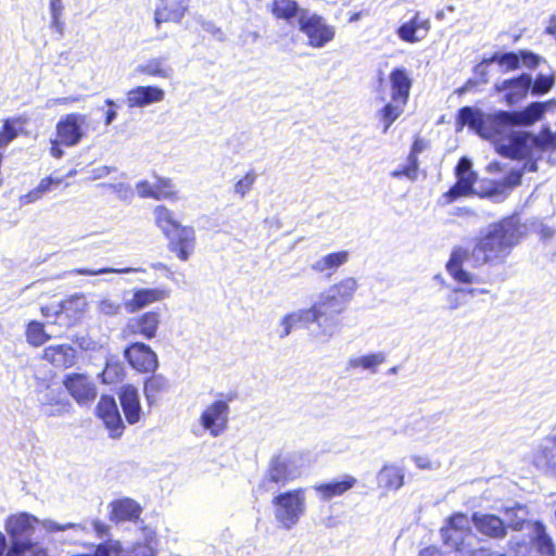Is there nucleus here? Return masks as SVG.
I'll use <instances>...</instances> for the list:
<instances>
[{
	"mask_svg": "<svg viewBox=\"0 0 556 556\" xmlns=\"http://www.w3.org/2000/svg\"><path fill=\"white\" fill-rule=\"evenodd\" d=\"M523 227L517 216L506 217L489 225L485 232L477 239L472 249L455 247L446 263L448 275L458 283H475L478 276L466 270L468 264L473 268L484 265H497L505 261L511 249L519 242Z\"/></svg>",
	"mask_w": 556,
	"mask_h": 556,
	"instance_id": "1",
	"label": "nucleus"
},
{
	"mask_svg": "<svg viewBox=\"0 0 556 556\" xmlns=\"http://www.w3.org/2000/svg\"><path fill=\"white\" fill-rule=\"evenodd\" d=\"M358 288L357 280L348 277L320 293L318 300L306 308L317 330L315 336L325 341L339 331L338 316L345 311Z\"/></svg>",
	"mask_w": 556,
	"mask_h": 556,
	"instance_id": "2",
	"label": "nucleus"
},
{
	"mask_svg": "<svg viewBox=\"0 0 556 556\" xmlns=\"http://www.w3.org/2000/svg\"><path fill=\"white\" fill-rule=\"evenodd\" d=\"M546 150H556V134L544 126L539 136L525 130L509 131L508 136L496 142V152L511 160H526L523 170H538V160Z\"/></svg>",
	"mask_w": 556,
	"mask_h": 556,
	"instance_id": "3",
	"label": "nucleus"
},
{
	"mask_svg": "<svg viewBox=\"0 0 556 556\" xmlns=\"http://www.w3.org/2000/svg\"><path fill=\"white\" fill-rule=\"evenodd\" d=\"M36 523H39L47 533L67 532V530L78 532L86 529V525L74 522L60 523L52 519L39 520L27 513L11 516L5 522V530L11 540V546L5 556H25L26 552L34 547L31 538Z\"/></svg>",
	"mask_w": 556,
	"mask_h": 556,
	"instance_id": "4",
	"label": "nucleus"
},
{
	"mask_svg": "<svg viewBox=\"0 0 556 556\" xmlns=\"http://www.w3.org/2000/svg\"><path fill=\"white\" fill-rule=\"evenodd\" d=\"M275 518L280 527L290 530L300 520L305 511V493L303 489H296L280 493L273 498Z\"/></svg>",
	"mask_w": 556,
	"mask_h": 556,
	"instance_id": "5",
	"label": "nucleus"
},
{
	"mask_svg": "<svg viewBox=\"0 0 556 556\" xmlns=\"http://www.w3.org/2000/svg\"><path fill=\"white\" fill-rule=\"evenodd\" d=\"M299 475L300 470L294 463L288 457L279 455L273 457L269 462L268 468L263 476L258 488L266 492L275 493L289 481L299 477Z\"/></svg>",
	"mask_w": 556,
	"mask_h": 556,
	"instance_id": "6",
	"label": "nucleus"
},
{
	"mask_svg": "<svg viewBox=\"0 0 556 556\" xmlns=\"http://www.w3.org/2000/svg\"><path fill=\"white\" fill-rule=\"evenodd\" d=\"M299 28L306 35L308 45L312 48H324L334 38L336 29L328 25L324 17L317 14H309L308 11L301 12Z\"/></svg>",
	"mask_w": 556,
	"mask_h": 556,
	"instance_id": "7",
	"label": "nucleus"
},
{
	"mask_svg": "<svg viewBox=\"0 0 556 556\" xmlns=\"http://www.w3.org/2000/svg\"><path fill=\"white\" fill-rule=\"evenodd\" d=\"M441 536L446 547L462 551L471 539V527L469 518L462 513L452 515L446 525L441 529Z\"/></svg>",
	"mask_w": 556,
	"mask_h": 556,
	"instance_id": "8",
	"label": "nucleus"
},
{
	"mask_svg": "<svg viewBox=\"0 0 556 556\" xmlns=\"http://www.w3.org/2000/svg\"><path fill=\"white\" fill-rule=\"evenodd\" d=\"M472 163L467 157H462L455 168L457 181L446 191L442 199L444 204H451L460 197H467L473 193V185L477 180V174L472 170Z\"/></svg>",
	"mask_w": 556,
	"mask_h": 556,
	"instance_id": "9",
	"label": "nucleus"
},
{
	"mask_svg": "<svg viewBox=\"0 0 556 556\" xmlns=\"http://www.w3.org/2000/svg\"><path fill=\"white\" fill-rule=\"evenodd\" d=\"M228 415L229 405L222 400L215 401L202 412L200 425L216 438L227 429Z\"/></svg>",
	"mask_w": 556,
	"mask_h": 556,
	"instance_id": "10",
	"label": "nucleus"
},
{
	"mask_svg": "<svg viewBox=\"0 0 556 556\" xmlns=\"http://www.w3.org/2000/svg\"><path fill=\"white\" fill-rule=\"evenodd\" d=\"M514 126H517V124L509 111H497L488 114L482 130V138L491 140L496 149V142L508 136L509 131H514L511 129Z\"/></svg>",
	"mask_w": 556,
	"mask_h": 556,
	"instance_id": "11",
	"label": "nucleus"
},
{
	"mask_svg": "<svg viewBox=\"0 0 556 556\" xmlns=\"http://www.w3.org/2000/svg\"><path fill=\"white\" fill-rule=\"evenodd\" d=\"M124 356L132 368L141 372H154L159 367L155 352L142 342H135L127 346Z\"/></svg>",
	"mask_w": 556,
	"mask_h": 556,
	"instance_id": "12",
	"label": "nucleus"
},
{
	"mask_svg": "<svg viewBox=\"0 0 556 556\" xmlns=\"http://www.w3.org/2000/svg\"><path fill=\"white\" fill-rule=\"evenodd\" d=\"M86 121L87 116L78 113H71L62 117L56 124L60 142L66 147L78 144L85 135L83 125Z\"/></svg>",
	"mask_w": 556,
	"mask_h": 556,
	"instance_id": "13",
	"label": "nucleus"
},
{
	"mask_svg": "<svg viewBox=\"0 0 556 556\" xmlns=\"http://www.w3.org/2000/svg\"><path fill=\"white\" fill-rule=\"evenodd\" d=\"M532 85V76L530 74H521L516 78L504 79L502 81H497L494 85V90L500 92H505L504 100L507 105L511 106L519 101H521L530 90Z\"/></svg>",
	"mask_w": 556,
	"mask_h": 556,
	"instance_id": "14",
	"label": "nucleus"
},
{
	"mask_svg": "<svg viewBox=\"0 0 556 556\" xmlns=\"http://www.w3.org/2000/svg\"><path fill=\"white\" fill-rule=\"evenodd\" d=\"M160 323L161 316L159 313L146 312L129 318L123 331L125 337L141 336L150 340L156 336Z\"/></svg>",
	"mask_w": 556,
	"mask_h": 556,
	"instance_id": "15",
	"label": "nucleus"
},
{
	"mask_svg": "<svg viewBox=\"0 0 556 556\" xmlns=\"http://www.w3.org/2000/svg\"><path fill=\"white\" fill-rule=\"evenodd\" d=\"M97 414L110 431L111 438H119L124 430V424L118 412L117 404L112 396H101Z\"/></svg>",
	"mask_w": 556,
	"mask_h": 556,
	"instance_id": "16",
	"label": "nucleus"
},
{
	"mask_svg": "<svg viewBox=\"0 0 556 556\" xmlns=\"http://www.w3.org/2000/svg\"><path fill=\"white\" fill-rule=\"evenodd\" d=\"M168 249L181 261H187L195 248V231L192 227L181 226L166 237Z\"/></svg>",
	"mask_w": 556,
	"mask_h": 556,
	"instance_id": "17",
	"label": "nucleus"
},
{
	"mask_svg": "<svg viewBox=\"0 0 556 556\" xmlns=\"http://www.w3.org/2000/svg\"><path fill=\"white\" fill-rule=\"evenodd\" d=\"M64 387L79 404L88 403L97 395L94 383L84 374L67 375L64 379Z\"/></svg>",
	"mask_w": 556,
	"mask_h": 556,
	"instance_id": "18",
	"label": "nucleus"
},
{
	"mask_svg": "<svg viewBox=\"0 0 556 556\" xmlns=\"http://www.w3.org/2000/svg\"><path fill=\"white\" fill-rule=\"evenodd\" d=\"M190 0H159L154 10V22L159 28L167 22L179 23L188 11Z\"/></svg>",
	"mask_w": 556,
	"mask_h": 556,
	"instance_id": "19",
	"label": "nucleus"
},
{
	"mask_svg": "<svg viewBox=\"0 0 556 556\" xmlns=\"http://www.w3.org/2000/svg\"><path fill=\"white\" fill-rule=\"evenodd\" d=\"M88 303L84 294L76 293L60 302L62 319L60 326L72 327L85 315Z\"/></svg>",
	"mask_w": 556,
	"mask_h": 556,
	"instance_id": "20",
	"label": "nucleus"
},
{
	"mask_svg": "<svg viewBox=\"0 0 556 556\" xmlns=\"http://www.w3.org/2000/svg\"><path fill=\"white\" fill-rule=\"evenodd\" d=\"M471 519L475 528L482 535L503 539L507 534L505 521L496 515L475 513Z\"/></svg>",
	"mask_w": 556,
	"mask_h": 556,
	"instance_id": "21",
	"label": "nucleus"
},
{
	"mask_svg": "<svg viewBox=\"0 0 556 556\" xmlns=\"http://www.w3.org/2000/svg\"><path fill=\"white\" fill-rule=\"evenodd\" d=\"M165 92L155 86H139L127 92V105L132 108H144L164 100Z\"/></svg>",
	"mask_w": 556,
	"mask_h": 556,
	"instance_id": "22",
	"label": "nucleus"
},
{
	"mask_svg": "<svg viewBox=\"0 0 556 556\" xmlns=\"http://www.w3.org/2000/svg\"><path fill=\"white\" fill-rule=\"evenodd\" d=\"M168 296V291L161 288H142L137 289L130 300L125 303L129 313H135L143 307L162 301Z\"/></svg>",
	"mask_w": 556,
	"mask_h": 556,
	"instance_id": "23",
	"label": "nucleus"
},
{
	"mask_svg": "<svg viewBox=\"0 0 556 556\" xmlns=\"http://www.w3.org/2000/svg\"><path fill=\"white\" fill-rule=\"evenodd\" d=\"M42 358L58 368H70L76 362V350L68 344L50 345L43 350Z\"/></svg>",
	"mask_w": 556,
	"mask_h": 556,
	"instance_id": "24",
	"label": "nucleus"
},
{
	"mask_svg": "<svg viewBox=\"0 0 556 556\" xmlns=\"http://www.w3.org/2000/svg\"><path fill=\"white\" fill-rule=\"evenodd\" d=\"M405 470L396 464H386L377 473V484L386 491H397L404 485Z\"/></svg>",
	"mask_w": 556,
	"mask_h": 556,
	"instance_id": "25",
	"label": "nucleus"
},
{
	"mask_svg": "<svg viewBox=\"0 0 556 556\" xmlns=\"http://www.w3.org/2000/svg\"><path fill=\"white\" fill-rule=\"evenodd\" d=\"M485 113L475 106H464L458 110L456 117V130L460 131L465 126H468L476 134L482 137L484 122L486 119Z\"/></svg>",
	"mask_w": 556,
	"mask_h": 556,
	"instance_id": "26",
	"label": "nucleus"
},
{
	"mask_svg": "<svg viewBox=\"0 0 556 556\" xmlns=\"http://www.w3.org/2000/svg\"><path fill=\"white\" fill-rule=\"evenodd\" d=\"M391 99L395 102L407 103L412 88V79L405 68H394L390 73Z\"/></svg>",
	"mask_w": 556,
	"mask_h": 556,
	"instance_id": "27",
	"label": "nucleus"
},
{
	"mask_svg": "<svg viewBox=\"0 0 556 556\" xmlns=\"http://www.w3.org/2000/svg\"><path fill=\"white\" fill-rule=\"evenodd\" d=\"M553 106H556V101L533 102L522 111H511V114L517 126H531Z\"/></svg>",
	"mask_w": 556,
	"mask_h": 556,
	"instance_id": "28",
	"label": "nucleus"
},
{
	"mask_svg": "<svg viewBox=\"0 0 556 556\" xmlns=\"http://www.w3.org/2000/svg\"><path fill=\"white\" fill-rule=\"evenodd\" d=\"M119 400L126 420L130 425L138 422L141 416L138 390L132 386L124 387L119 394Z\"/></svg>",
	"mask_w": 556,
	"mask_h": 556,
	"instance_id": "29",
	"label": "nucleus"
},
{
	"mask_svg": "<svg viewBox=\"0 0 556 556\" xmlns=\"http://www.w3.org/2000/svg\"><path fill=\"white\" fill-rule=\"evenodd\" d=\"M112 519L119 521H136L139 519L142 507L135 500L124 497L111 503Z\"/></svg>",
	"mask_w": 556,
	"mask_h": 556,
	"instance_id": "30",
	"label": "nucleus"
},
{
	"mask_svg": "<svg viewBox=\"0 0 556 556\" xmlns=\"http://www.w3.org/2000/svg\"><path fill=\"white\" fill-rule=\"evenodd\" d=\"M430 26L428 20H420L419 12L406 23L402 24L397 29V36L406 42H417L426 35Z\"/></svg>",
	"mask_w": 556,
	"mask_h": 556,
	"instance_id": "31",
	"label": "nucleus"
},
{
	"mask_svg": "<svg viewBox=\"0 0 556 556\" xmlns=\"http://www.w3.org/2000/svg\"><path fill=\"white\" fill-rule=\"evenodd\" d=\"M357 479L351 475H344L341 480H333L328 483H321L315 486V491L320 495L324 501H329L332 497L340 496L346 491L354 488Z\"/></svg>",
	"mask_w": 556,
	"mask_h": 556,
	"instance_id": "32",
	"label": "nucleus"
},
{
	"mask_svg": "<svg viewBox=\"0 0 556 556\" xmlns=\"http://www.w3.org/2000/svg\"><path fill=\"white\" fill-rule=\"evenodd\" d=\"M533 465L546 472H556V447L551 440H544L533 453Z\"/></svg>",
	"mask_w": 556,
	"mask_h": 556,
	"instance_id": "33",
	"label": "nucleus"
},
{
	"mask_svg": "<svg viewBox=\"0 0 556 556\" xmlns=\"http://www.w3.org/2000/svg\"><path fill=\"white\" fill-rule=\"evenodd\" d=\"M309 316L313 315L307 313L306 308L298 309L285 315L280 320L281 329L278 331L279 338L283 339L288 337L294 328H307L313 324Z\"/></svg>",
	"mask_w": 556,
	"mask_h": 556,
	"instance_id": "34",
	"label": "nucleus"
},
{
	"mask_svg": "<svg viewBox=\"0 0 556 556\" xmlns=\"http://www.w3.org/2000/svg\"><path fill=\"white\" fill-rule=\"evenodd\" d=\"M387 361V353L379 351L367 355L352 356L348 361V368H362L376 374L380 365Z\"/></svg>",
	"mask_w": 556,
	"mask_h": 556,
	"instance_id": "35",
	"label": "nucleus"
},
{
	"mask_svg": "<svg viewBox=\"0 0 556 556\" xmlns=\"http://www.w3.org/2000/svg\"><path fill=\"white\" fill-rule=\"evenodd\" d=\"M348 260L349 253L346 251H339L321 256L315 261L311 267L317 273L328 271V276H331L332 273L345 264Z\"/></svg>",
	"mask_w": 556,
	"mask_h": 556,
	"instance_id": "36",
	"label": "nucleus"
},
{
	"mask_svg": "<svg viewBox=\"0 0 556 556\" xmlns=\"http://www.w3.org/2000/svg\"><path fill=\"white\" fill-rule=\"evenodd\" d=\"M539 556H555V545L542 522H534L531 538Z\"/></svg>",
	"mask_w": 556,
	"mask_h": 556,
	"instance_id": "37",
	"label": "nucleus"
},
{
	"mask_svg": "<svg viewBox=\"0 0 556 556\" xmlns=\"http://www.w3.org/2000/svg\"><path fill=\"white\" fill-rule=\"evenodd\" d=\"M136 71L153 77L170 78L173 68L166 63V58L159 56L148 60L146 63L137 66Z\"/></svg>",
	"mask_w": 556,
	"mask_h": 556,
	"instance_id": "38",
	"label": "nucleus"
},
{
	"mask_svg": "<svg viewBox=\"0 0 556 556\" xmlns=\"http://www.w3.org/2000/svg\"><path fill=\"white\" fill-rule=\"evenodd\" d=\"M153 214L157 227L162 230L165 237L170 236L172 232L181 227V225L176 220L174 212L163 205L156 206Z\"/></svg>",
	"mask_w": 556,
	"mask_h": 556,
	"instance_id": "39",
	"label": "nucleus"
},
{
	"mask_svg": "<svg viewBox=\"0 0 556 556\" xmlns=\"http://www.w3.org/2000/svg\"><path fill=\"white\" fill-rule=\"evenodd\" d=\"M270 11L277 18L290 22L296 16L300 18L301 12L305 10L300 9L294 0H274Z\"/></svg>",
	"mask_w": 556,
	"mask_h": 556,
	"instance_id": "40",
	"label": "nucleus"
},
{
	"mask_svg": "<svg viewBox=\"0 0 556 556\" xmlns=\"http://www.w3.org/2000/svg\"><path fill=\"white\" fill-rule=\"evenodd\" d=\"M168 389V381L162 375H152L144 381V395L149 404H153L161 393Z\"/></svg>",
	"mask_w": 556,
	"mask_h": 556,
	"instance_id": "41",
	"label": "nucleus"
},
{
	"mask_svg": "<svg viewBox=\"0 0 556 556\" xmlns=\"http://www.w3.org/2000/svg\"><path fill=\"white\" fill-rule=\"evenodd\" d=\"M407 103L395 102L391 99L380 111V119L383 124V132L386 134L391 125L403 114Z\"/></svg>",
	"mask_w": 556,
	"mask_h": 556,
	"instance_id": "42",
	"label": "nucleus"
},
{
	"mask_svg": "<svg viewBox=\"0 0 556 556\" xmlns=\"http://www.w3.org/2000/svg\"><path fill=\"white\" fill-rule=\"evenodd\" d=\"M23 123L20 118H7L0 130V149L7 148L22 130Z\"/></svg>",
	"mask_w": 556,
	"mask_h": 556,
	"instance_id": "43",
	"label": "nucleus"
},
{
	"mask_svg": "<svg viewBox=\"0 0 556 556\" xmlns=\"http://www.w3.org/2000/svg\"><path fill=\"white\" fill-rule=\"evenodd\" d=\"M505 518L503 519L506 525V530L511 528L513 530H521L523 523L527 521L528 511L522 505H516L511 508L505 509Z\"/></svg>",
	"mask_w": 556,
	"mask_h": 556,
	"instance_id": "44",
	"label": "nucleus"
},
{
	"mask_svg": "<svg viewBox=\"0 0 556 556\" xmlns=\"http://www.w3.org/2000/svg\"><path fill=\"white\" fill-rule=\"evenodd\" d=\"M26 340L34 346H40L50 340V336L46 332L43 324L31 320L26 328Z\"/></svg>",
	"mask_w": 556,
	"mask_h": 556,
	"instance_id": "45",
	"label": "nucleus"
},
{
	"mask_svg": "<svg viewBox=\"0 0 556 556\" xmlns=\"http://www.w3.org/2000/svg\"><path fill=\"white\" fill-rule=\"evenodd\" d=\"M152 199L155 200H174L176 192L174 186L168 178L159 177L156 182L153 184Z\"/></svg>",
	"mask_w": 556,
	"mask_h": 556,
	"instance_id": "46",
	"label": "nucleus"
},
{
	"mask_svg": "<svg viewBox=\"0 0 556 556\" xmlns=\"http://www.w3.org/2000/svg\"><path fill=\"white\" fill-rule=\"evenodd\" d=\"M144 271L142 268H134V267H125V268H111V267H103L99 269H89V268H77L73 269L71 274L74 275H83V276H98V275H104V274H129V273H139Z\"/></svg>",
	"mask_w": 556,
	"mask_h": 556,
	"instance_id": "47",
	"label": "nucleus"
},
{
	"mask_svg": "<svg viewBox=\"0 0 556 556\" xmlns=\"http://www.w3.org/2000/svg\"><path fill=\"white\" fill-rule=\"evenodd\" d=\"M418 174V162L417 156L410 153L407 159V164L399 166L391 173L393 178H400L402 176L407 177L410 180H416Z\"/></svg>",
	"mask_w": 556,
	"mask_h": 556,
	"instance_id": "48",
	"label": "nucleus"
},
{
	"mask_svg": "<svg viewBox=\"0 0 556 556\" xmlns=\"http://www.w3.org/2000/svg\"><path fill=\"white\" fill-rule=\"evenodd\" d=\"M80 523L86 525V529L84 531H78V532L71 530L72 535H70L68 539L65 540L66 542H68V543L75 542L76 536L78 534L88 532L90 530V528L97 533V536L99 539H104L105 536L109 535V526L98 519L91 520L90 522L85 521V522H80Z\"/></svg>",
	"mask_w": 556,
	"mask_h": 556,
	"instance_id": "49",
	"label": "nucleus"
},
{
	"mask_svg": "<svg viewBox=\"0 0 556 556\" xmlns=\"http://www.w3.org/2000/svg\"><path fill=\"white\" fill-rule=\"evenodd\" d=\"M489 61H493V63H498L500 65H506L507 71H514L520 66L519 53L516 52L494 53L489 58Z\"/></svg>",
	"mask_w": 556,
	"mask_h": 556,
	"instance_id": "50",
	"label": "nucleus"
},
{
	"mask_svg": "<svg viewBox=\"0 0 556 556\" xmlns=\"http://www.w3.org/2000/svg\"><path fill=\"white\" fill-rule=\"evenodd\" d=\"M257 175L254 170H249L233 186V192L243 199L252 189L256 181Z\"/></svg>",
	"mask_w": 556,
	"mask_h": 556,
	"instance_id": "51",
	"label": "nucleus"
},
{
	"mask_svg": "<svg viewBox=\"0 0 556 556\" xmlns=\"http://www.w3.org/2000/svg\"><path fill=\"white\" fill-rule=\"evenodd\" d=\"M555 84L554 76H546L543 74H539L535 80H532V85L530 87L531 93L533 96H541L546 93L552 89Z\"/></svg>",
	"mask_w": 556,
	"mask_h": 556,
	"instance_id": "52",
	"label": "nucleus"
},
{
	"mask_svg": "<svg viewBox=\"0 0 556 556\" xmlns=\"http://www.w3.org/2000/svg\"><path fill=\"white\" fill-rule=\"evenodd\" d=\"M97 311L103 316H116L122 312V304L118 301L104 298L97 303Z\"/></svg>",
	"mask_w": 556,
	"mask_h": 556,
	"instance_id": "53",
	"label": "nucleus"
},
{
	"mask_svg": "<svg viewBox=\"0 0 556 556\" xmlns=\"http://www.w3.org/2000/svg\"><path fill=\"white\" fill-rule=\"evenodd\" d=\"M466 288H453L447 294L446 301L450 311H455L467 303Z\"/></svg>",
	"mask_w": 556,
	"mask_h": 556,
	"instance_id": "54",
	"label": "nucleus"
},
{
	"mask_svg": "<svg viewBox=\"0 0 556 556\" xmlns=\"http://www.w3.org/2000/svg\"><path fill=\"white\" fill-rule=\"evenodd\" d=\"M429 424L430 421L426 417L417 418L405 426L404 432L406 435L412 438L419 437L428 429Z\"/></svg>",
	"mask_w": 556,
	"mask_h": 556,
	"instance_id": "55",
	"label": "nucleus"
},
{
	"mask_svg": "<svg viewBox=\"0 0 556 556\" xmlns=\"http://www.w3.org/2000/svg\"><path fill=\"white\" fill-rule=\"evenodd\" d=\"M514 556H539L532 540L516 542L514 546Z\"/></svg>",
	"mask_w": 556,
	"mask_h": 556,
	"instance_id": "56",
	"label": "nucleus"
},
{
	"mask_svg": "<svg viewBox=\"0 0 556 556\" xmlns=\"http://www.w3.org/2000/svg\"><path fill=\"white\" fill-rule=\"evenodd\" d=\"M109 187L116 193L117 198L122 201H131L134 198V190L129 184L117 182L111 184Z\"/></svg>",
	"mask_w": 556,
	"mask_h": 556,
	"instance_id": "57",
	"label": "nucleus"
},
{
	"mask_svg": "<svg viewBox=\"0 0 556 556\" xmlns=\"http://www.w3.org/2000/svg\"><path fill=\"white\" fill-rule=\"evenodd\" d=\"M520 62L528 68H535L543 61V58L529 50L519 51Z\"/></svg>",
	"mask_w": 556,
	"mask_h": 556,
	"instance_id": "58",
	"label": "nucleus"
},
{
	"mask_svg": "<svg viewBox=\"0 0 556 556\" xmlns=\"http://www.w3.org/2000/svg\"><path fill=\"white\" fill-rule=\"evenodd\" d=\"M493 61H489V58H484L479 64L473 67L475 78H477L481 85L489 83V71L488 67Z\"/></svg>",
	"mask_w": 556,
	"mask_h": 556,
	"instance_id": "59",
	"label": "nucleus"
},
{
	"mask_svg": "<svg viewBox=\"0 0 556 556\" xmlns=\"http://www.w3.org/2000/svg\"><path fill=\"white\" fill-rule=\"evenodd\" d=\"M70 403L66 400H56V405L53 406H45V413L48 416H61L62 414L68 412Z\"/></svg>",
	"mask_w": 556,
	"mask_h": 556,
	"instance_id": "60",
	"label": "nucleus"
},
{
	"mask_svg": "<svg viewBox=\"0 0 556 556\" xmlns=\"http://www.w3.org/2000/svg\"><path fill=\"white\" fill-rule=\"evenodd\" d=\"M56 400H63L59 396L58 390L51 387H47L46 392L39 399V402L42 406H53V404L56 405Z\"/></svg>",
	"mask_w": 556,
	"mask_h": 556,
	"instance_id": "61",
	"label": "nucleus"
},
{
	"mask_svg": "<svg viewBox=\"0 0 556 556\" xmlns=\"http://www.w3.org/2000/svg\"><path fill=\"white\" fill-rule=\"evenodd\" d=\"M59 309H60V303H58L56 305L42 306L41 314L47 318L53 317L54 318L53 323L60 325V320H63V319H62V311H59Z\"/></svg>",
	"mask_w": 556,
	"mask_h": 556,
	"instance_id": "62",
	"label": "nucleus"
},
{
	"mask_svg": "<svg viewBox=\"0 0 556 556\" xmlns=\"http://www.w3.org/2000/svg\"><path fill=\"white\" fill-rule=\"evenodd\" d=\"M84 97L83 96H72V97H61V98H53V99H50L48 102H47V106L48 108H53L55 105H68V104H72V103H75V102H78L80 100H83Z\"/></svg>",
	"mask_w": 556,
	"mask_h": 556,
	"instance_id": "63",
	"label": "nucleus"
},
{
	"mask_svg": "<svg viewBox=\"0 0 556 556\" xmlns=\"http://www.w3.org/2000/svg\"><path fill=\"white\" fill-rule=\"evenodd\" d=\"M136 190L140 198H152L153 184L148 180H140L136 184Z\"/></svg>",
	"mask_w": 556,
	"mask_h": 556,
	"instance_id": "64",
	"label": "nucleus"
}]
</instances>
